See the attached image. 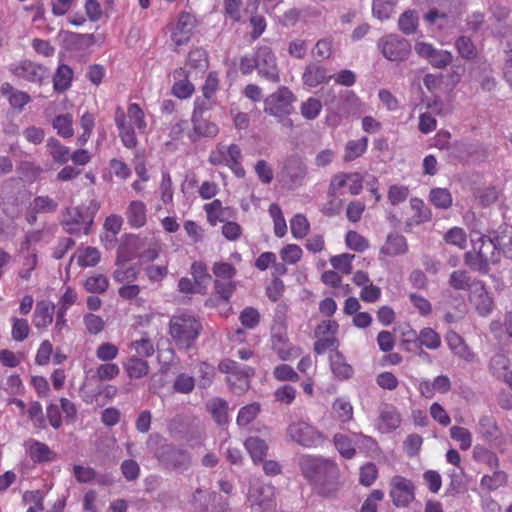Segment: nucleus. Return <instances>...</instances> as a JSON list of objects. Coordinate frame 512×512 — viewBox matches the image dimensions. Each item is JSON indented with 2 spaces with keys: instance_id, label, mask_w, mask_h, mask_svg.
I'll return each instance as SVG.
<instances>
[{
  "instance_id": "nucleus-54",
  "label": "nucleus",
  "mask_w": 512,
  "mask_h": 512,
  "mask_svg": "<svg viewBox=\"0 0 512 512\" xmlns=\"http://www.w3.org/2000/svg\"><path fill=\"white\" fill-rule=\"evenodd\" d=\"M450 436L453 440L459 442L461 450H468L472 445V435L467 428L453 426L450 428Z\"/></svg>"
},
{
  "instance_id": "nucleus-21",
  "label": "nucleus",
  "mask_w": 512,
  "mask_h": 512,
  "mask_svg": "<svg viewBox=\"0 0 512 512\" xmlns=\"http://www.w3.org/2000/svg\"><path fill=\"white\" fill-rule=\"evenodd\" d=\"M26 451L34 463L50 462L56 458V453L47 444L35 439L27 441Z\"/></svg>"
},
{
  "instance_id": "nucleus-31",
  "label": "nucleus",
  "mask_w": 512,
  "mask_h": 512,
  "mask_svg": "<svg viewBox=\"0 0 512 512\" xmlns=\"http://www.w3.org/2000/svg\"><path fill=\"white\" fill-rule=\"evenodd\" d=\"M480 280L472 278L466 270H455L450 274L448 283L455 290H465L470 292L474 288L475 283Z\"/></svg>"
},
{
  "instance_id": "nucleus-3",
  "label": "nucleus",
  "mask_w": 512,
  "mask_h": 512,
  "mask_svg": "<svg viewBox=\"0 0 512 512\" xmlns=\"http://www.w3.org/2000/svg\"><path fill=\"white\" fill-rule=\"evenodd\" d=\"M472 250L464 254V263L471 270L481 274H488L490 265L500 262V252L493 241V236L481 235L477 240H472Z\"/></svg>"
},
{
  "instance_id": "nucleus-29",
  "label": "nucleus",
  "mask_w": 512,
  "mask_h": 512,
  "mask_svg": "<svg viewBox=\"0 0 512 512\" xmlns=\"http://www.w3.org/2000/svg\"><path fill=\"white\" fill-rule=\"evenodd\" d=\"M330 367L334 376L339 380H348L354 374L353 367L347 363L343 354L339 351L330 356Z\"/></svg>"
},
{
  "instance_id": "nucleus-26",
  "label": "nucleus",
  "mask_w": 512,
  "mask_h": 512,
  "mask_svg": "<svg viewBox=\"0 0 512 512\" xmlns=\"http://www.w3.org/2000/svg\"><path fill=\"white\" fill-rule=\"evenodd\" d=\"M124 371L129 379H141L149 374V363L136 356H130L123 363Z\"/></svg>"
},
{
  "instance_id": "nucleus-50",
  "label": "nucleus",
  "mask_w": 512,
  "mask_h": 512,
  "mask_svg": "<svg viewBox=\"0 0 512 512\" xmlns=\"http://www.w3.org/2000/svg\"><path fill=\"white\" fill-rule=\"evenodd\" d=\"M321 109V101L317 98L309 97L301 104L300 113L305 119L314 120L319 116Z\"/></svg>"
},
{
  "instance_id": "nucleus-22",
  "label": "nucleus",
  "mask_w": 512,
  "mask_h": 512,
  "mask_svg": "<svg viewBox=\"0 0 512 512\" xmlns=\"http://www.w3.org/2000/svg\"><path fill=\"white\" fill-rule=\"evenodd\" d=\"M58 208V203L48 195L36 196L30 203V212L27 220L30 224L36 221L37 214L54 213Z\"/></svg>"
},
{
  "instance_id": "nucleus-33",
  "label": "nucleus",
  "mask_w": 512,
  "mask_h": 512,
  "mask_svg": "<svg viewBox=\"0 0 512 512\" xmlns=\"http://www.w3.org/2000/svg\"><path fill=\"white\" fill-rule=\"evenodd\" d=\"M379 419V430L383 433L395 430L401 422L400 415L394 407H385L381 411Z\"/></svg>"
},
{
  "instance_id": "nucleus-8",
  "label": "nucleus",
  "mask_w": 512,
  "mask_h": 512,
  "mask_svg": "<svg viewBox=\"0 0 512 512\" xmlns=\"http://www.w3.org/2000/svg\"><path fill=\"white\" fill-rule=\"evenodd\" d=\"M255 56L258 75L268 82L279 83L280 71L272 49L268 46H261L256 50Z\"/></svg>"
},
{
  "instance_id": "nucleus-61",
  "label": "nucleus",
  "mask_w": 512,
  "mask_h": 512,
  "mask_svg": "<svg viewBox=\"0 0 512 512\" xmlns=\"http://www.w3.org/2000/svg\"><path fill=\"white\" fill-rule=\"evenodd\" d=\"M393 8V0H373V14L380 20L388 19L393 11Z\"/></svg>"
},
{
  "instance_id": "nucleus-14",
  "label": "nucleus",
  "mask_w": 512,
  "mask_h": 512,
  "mask_svg": "<svg viewBox=\"0 0 512 512\" xmlns=\"http://www.w3.org/2000/svg\"><path fill=\"white\" fill-rule=\"evenodd\" d=\"M469 300L480 316H488L493 310V300L482 281L474 284V288L469 292Z\"/></svg>"
},
{
  "instance_id": "nucleus-30",
  "label": "nucleus",
  "mask_w": 512,
  "mask_h": 512,
  "mask_svg": "<svg viewBox=\"0 0 512 512\" xmlns=\"http://www.w3.org/2000/svg\"><path fill=\"white\" fill-rule=\"evenodd\" d=\"M46 149L52 160L60 165L66 164L70 159L69 147L63 145L57 138L50 137L46 143Z\"/></svg>"
},
{
  "instance_id": "nucleus-35",
  "label": "nucleus",
  "mask_w": 512,
  "mask_h": 512,
  "mask_svg": "<svg viewBox=\"0 0 512 512\" xmlns=\"http://www.w3.org/2000/svg\"><path fill=\"white\" fill-rule=\"evenodd\" d=\"M245 447L255 463L257 461H263L268 450L266 442L259 437L247 438Z\"/></svg>"
},
{
  "instance_id": "nucleus-55",
  "label": "nucleus",
  "mask_w": 512,
  "mask_h": 512,
  "mask_svg": "<svg viewBox=\"0 0 512 512\" xmlns=\"http://www.w3.org/2000/svg\"><path fill=\"white\" fill-rule=\"evenodd\" d=\"M399 29L404 34H412L418 26V16L415 11L409 10L401 14L398 20Z\"/></svg>"
},
{
  "instance_id": "nucleus-7",
  "label": "nucleus",
  "mask_w": 512,
  "mask_h": 512,
  "mask_svg": "<svg viewBox=\"0 0 512 512\" xmlns=\"http://www.w3.org/2000/svg\"><path fill=\"white\" fill-rule=\"evenodd\" d=\"M274 487L263 483L259 479L251 483L248 492V501L253 512H265L271 510L274 505Z\"/></svg>"
},
{
  "instance_id": "nucleus-53",
  "label": "nucleus",
  "mask_w": 512,
  "mask_h": 512,
  "mask_svg": "<svg viewBox=\"0 0 512 512\" xmlns=\"http://www.w3.org/2000/svg\"><path fill=\"white\" fill-rule=\"evenodd\" d=\"M204 210L207 214V220L210 225L215 226L217 223L224 221L222 203L219 199L205 204Z\"/></svg>"
},
{
  "instance_id": "nucleus-10",
  "label": "nucleus",
  "mask_w": 512,
  "mask_h": 512,
  "mask_svg": "<svg viewBox=\"0 0 512 512\" xmlns=\"http://www.w3.org/2000/svg\"><path fill=\"white\" fill-rule=\"evenodd\" d=\"M287 435L290 440L304 447L317 445L321 439V433L309 423L299 420L292 422L287 427Z\"/></svg>"
},
{
  "instance_id": "nucleus-1",
  "label": "nucleus",
  "mask_w": 512,
  "mask_h": 512,
  "mask_svg": "<svg viewBox=\"0 0 512 512\" xmlns=\"http://www.w3.org/2000/svg\"><path fill=\"white\" fill-rule=\"evenodd\" d=\"M300 467L304 477L315 486L320 496H336L339 489V471L335 463L320 457L303 456Z\"/></svg>"
},
{
  "instance_id": "nucleus-37",
  "label": "nucleus",
  "mask_w": 512,
  "mask_h": 512,
  "mask_svg": "<svg viewBox=\"0 0 512 512\" xmlns=\"http://www.w3.org/2000/svg\"><path fill=\"white\" fill-rule=\"evenodd\" d=\"M83 286L88 293L103 294L109 288V279L103 274H95L87 277Z\"/></svg>"
},
{
  "instance_id": "nucleus-43",
  "label": "nucleus",
  "mask_w": 512,
  "mask_h": 512,
  "mask_svg": "<svg viewBox=\"0 0 512 512\" xmlns=\"http://www.w3.org/2000/svg\"><path fill=\"white\" fill-rule=\"evenodd\" d=\"M287 175L295 184H302L307 176V166L299 159H292L286 166Z\"/></svg>"
},
{
  "instance_id": "nucleus-13",
  "label": "nucleus",
  "mask_w": 512,
  "mask_h": 512,
  "mask_svg": "<svg viewBox=\"0 0 512 512\" xmlns=\"http://www.w3.org/2000/svg\"><path fill=\"white\" fill-rule=\"evenodd\" d=\"M23 201L20 197V191L13 187H4L0 198V208L2 212L10 219L17 218L22 211Z\"/></svg>"
},
{
  "instance_id": "nucleus-11",
  "label": "nucleus",
  "mask_w": 512,
  "mask_h": 512,
  "mask_svg": "<svg viewBox=\"0 0 512 512\" xmlns=\"http://www.w3.org/2000/svg\"><path fill=\"white\" fill-rule=\"evenodd\" d=\"M390 497L396 507H407L415 499V486L413 482L402 476L391 479Z\"/></svg>"
},
{
  "instance_id": "nucleus-27",
  "label": "nucleus",
  "mask_w": 512,
  "mask_h": 512,
  "mask_svg": "<svg viewBox=\"0 0 512 512\" xmlns=\"http://www.w3.org/2000/svg\"><path fill=\"white\" fill-rule=\"evenodd\" d=\"M0 92L5 96L14 109L21 111L31 98L28 93L15 89L10 83L5 82L0 87Z\"/></svg>"
},
{
  "instance_id": "nucleus-18",
  "label": "nucleus",
  "mask_w": 512,
  "mask_h": 512,
  "mask_svg": "<svg viewBox=\"0 0 512 512\" xmlns=\"http://www.w3.org/2000/svg\"><path fill=\"white\" fill-rule=\"evenodd\" d=\"M140 243V236L138 235H129L126 237L123 243L118 247L116 264L120 265L136 258L139 259Z\"/></svg>"
},
{
  "instance_id": "nucleus-40",
  "label": "nucleus",
  "mask_w": 512,
  "mask_h": 512,
  "mask_svg": "<svg viewBox=\"0 0 512 512\" xmlns=\"http://www.w3.org/2000/svg\"><path fill=\"white\" fill-rule=\"evenodd\" d=\"M430 202L439 209H448L451 207L452 195L446 188H433L429 193Z\"/></svg>"
},
{
  "instance_id": "nucleus-44",
  "label": "nucleus",
  "mask_w": 512,
  "mask_h": 512,
  "mask_svg": "<svg viewBox=\"0 0 512 512\" xmlns=\"http://www.w3.org/2000/svg\"><path fill=\"white\" fill-rule=\"evenodd\" d=\"M11 326V336L13 340L22 342L29 336L30 326L27 319L12 317Z\"/></svg>"
},
{
  "instance_id": "nucleus-63",
  "label": "nucleus",
  "mask_w": 512,
  "mask_h": 512,
  "mask_svg": "<svg viewBox=\"0 0 512 512\" xmlns=\"http://www.w3.org/2000/svg\"><path fill=\"white\" fill-rule=\"evenodd\" d=\"M83 323L85 325L86 330L91 335L99 334L105 327V322L102 319V317L93 313H88L84 315Z\"/></svg>"
},
{
  "instance_id": "nucleus-39",
  "label": "nucleus",
  "mask_w": 512,
  "mask_h": 512,
  "mask_svg": "<svg viewBox=\"0 0 512 512\" xmlns=\"http://www.w3.org/2000/svg\"><path fill=\"white\" fill-rule=\"evenodd\" d=\"M187 65L190 69L205 72L208 68L207 53L202 48L192 49L188 54Z\"/></svg>"
},
{
  "instance_id": "nucleus-59",
  "label": "nucleus",
  "mask_w": 512,
  "mask_h": 512,
  "mask_svg": "<svg viewBox=\"0 0 512 512\" xmlns=\"http://www.w3.org/2000/svg\"><path fill=\"white\" fill-rule=\"evenodd\" d=\"M334 444L339 453L346 459H351L355 455V448L351 440L343 434H336L334 436Z\"/></svg>"
},
{
  "instance_id": "nucleus-2",
  "label": "nucleus",
  "mask_w": 512,
  "mask_h": 512,
  "mask_svg": "<svg viewBox=\"0 0 512 512\" xmlns=\"http://www.w3.org/2000/svg\"><path fill=\"white\" fill-rule=\"evenodd\" d=\"M114 121L123 146L127 149L136 148L138 146L136 130L139 134H145L148 127L145 112L140 105L130 103L127 110L117 106Z\"/></svg>"
},
{
  "instance_id": "nucleus-28",
  "label": "nucleus",
  "mask_w": 512,
  "mask_h": 512,
  "mask_svg": "<svg viewBox=\"0 0 512 512\" xmlns=\"http://www.w3.org/2000/svg\"><path fill=\"white\" fill-rule=\"evenodd\" d=\"M139 260L142 263L153 262L156 260L162 250V245L157 239H149L140 236Z\"/></svg>"
},
{
  "instance_id": "nucleus-47",
  "label": "nucleus",
  "mask_w": 512,
  "mask_h": 512,
  "mask_svg": "<svg viewBox=\"0 0 512 512\" xmlns=\"http://www.w3.org/2000/svg\"><path fill=\"white\" fill-rule=\"evenodd\" d=\"M101 255L97 248L86 247L79 252L77 256V263L80 267H94L100 261Z\"/></svg>"
},
{
  "instance_id": "nucleus-17",
  "label": "nucleus",
  "mask_w": 512,
  "mask_h": 512,
  "mask_svg": "<svg viewBox=\"0 0 512 512\" xmlns=\"http://www.w3.org/2000/svg\"><path fill=\"white\" fill-rule=\"evenodd\" d=\"M64 229L70 234H77L84 230L88 233V226L85 222V216L78 207H69L66 209L62 221Z\"/></svg>"
},
{
  "instance_id": "nucleus-52",
  "label": "nucleus",
  "mask_w": 512,
  "mask_h": 512,
  "mask_svg": "<svg viewBox=\"0 0 512 512\" xmlns=\"http://www.w3.org/2000/svg\"><path fill=\"white\" fill-rule=\"evenodd\" d=\"M479 433L488 440L495 439L498 436V426L493 417L482 416L478 424Z\"/></svg>"
},
{
  "instance_id": "nucleus-38",
  "label": "nucleus",
  "mask_w": 512,
  "mask_h": 512,
  "mask_svg": "<svg viewBox=\"0 0 512 512\" xmlns=\"http://www.w3.org/2000/svg\"><path fill=\"white\" fill-rule=\"evenodd\" d=\"M120 374V367L114 362H103L95 369V378L99 382L111 381Z\"/></svg>"
},
{
  "instance_id": "nucleus-46",
  "label": "nucleus",
  "mask_w": 512,
  "mask_h": 512,
  "mask_svg": "<svg viewBox=\"0 0 512 512\" xmlns=\"http://www.w3.org/2000/svg\"><path fill=\"white\" fill-rule=\"evenodd\" d=\"M367 145V137L349 141L346 145L344 160L349 162L361 156L366 151Z\"/></svg>"
},
{
  "instance_id": "nucleus-48",
  "label": "nucleus",
  "mask_w": 512,
  "mask_h": 512,
  "mask_svg": "<svg viewBox=\"0 0 512 512\" xmlns=\"http://www.w3.org/2000/svg\"><path fill=\"white\" fill-rule=\"evenodd\" d=\"M507 482V474L501 470H495L492 475H484L481 479V486L489 491L502 487Z\"/></svg>"
},
{
  "instance_id": "nucleus-64",
  "label": "nucleus",
  "mask_w": 512,
  "mask_h": 512,
  "mask_svg": "<svg viewBox=\"0 0 512 512\" xmlns=\"http://www.w3.org/2000/svg\"><path fill=\"white\" fill-rule=\"evenodd\" d=\"M241 324L248 329L255 328L260 322V314L253 307H246L239 316Z\"/></svg>"
},
{
  "instance_id": "nucleus-5",
  "label": "nucleus",
  "mask_w": 512,
  "mask_h": 512,
  "mask_svg": "<svg viewBox=\"0 0 512 512\" xmlns=\"http://www.w3.org/2000/svg\"><path fill=\"white\" fill-rule=\"evenodd\" d=\"M296 96L286 86L278 89L264 99V112L277 119H283L294 111Z\"/></svg>"
},
{
  "instance_id": "nucleus-4",
  "label": "nucleus",
  "mask_w": 512,
  "mask_h": 512,
  "mask_svg": "<svg viewBox=\"0 0 512 512\" xmlns=\"http://www.w3.org/2000/svg\"><path fill=\"white\" fill-rule=\"evenodd\" d=\"M200 322L190 314H180L171 317L169 333L179 348L189 349L201 331Z\"/></svg>"
},
{
  "instance_id": "nucleus-36",
  "label": "nucleus",
  "mask_w": 512,
  "mask_h": 512,
  "mask_svg": "<svg viewBox=\"0 0 512 512\" xmlns=\"http://www.w3.org/2000/svg\"><path fill=\"white\" fill-rule=\"evenodd\" d=\"M52 126L62 138H71L74 135L73 117L71 114L57 115L52 121Z\"/></svg>"
},
{
  "instance_id": "nucleus-16",
  "label": "nucleus",
  "mask_w": 512,
  "mask_h": 512,
  "mask_svg": "<svg viewBox=\"0 0 512 512\" xmlns=\"http://www.w3.org/2000/svg\"><path fill=\"white\" fill-rule=\"evenodd\" d=\"M55 305L48 300H40L36 303L32 322L37 330H44L53 322Z\"/></svg>"
},
{
  "instance_id": "nucleus-45",
  "label": "nucleus",
  "mask_w": 512,
  "mask_h": 512,
  "mask_svg": "<svg viewBox=\"0 0 512 512\" xmlns=\"http://www.w3.org/2000/svg\"><path fill=\"white\" fill-rule=\"evenodd\" d=\"M361 106L362 103L356 94L352 91H346L340 111L345 115H359Z\"/></svg>"
},
{
  "instance_id": "nucleus-56",
  "label": "nucleus",
  "mask_w": 512,
  "mask_h": 512,
  "mask_svg": "<svg viewBox=\"0 0 512 512\" xmlns=\"http://www.w3.org/2000/svg\"><path fill=\"white\" fill-rule=\"evenodd\" d=\"M309 222L302 214L295 215L290 221L291 233L295 238L301 239L305 237L309 231Z\"/></svg>"
},
{
  "instance_id": "nucleus-42",
  "label": "nucleus",
  "mask_w": 512,
  "mask_h": 512,
  "mask_svg": "<svg viewBox=\"0 0 512 512\" xmlns=\"http://www.w3.org/2000/svg\"><path fill=\"white\" fill-rule=\"evenodd\" d=\"M229 159H226V164L229 165L230 169L239 178L245 176V170L241 165L242 154L241 150L237 145H230L227 150Z\"/></svg>"
},
{
  "instance_id": "nucleus-51",
  "label": "nucleus",
  "mask_w": 512,
  "mask_h": 512,
  "mask_svg": "<svg viewBox=\"0 0 512 512\" xmlns=\"http://www.w3.org/2000/svg\"><path fill=\"white\" fill-rule=\"evenodd\" d=\"M332 408L336 417L341 422H347L353 418V407L351 403L344 398H337L334 401Z\"/></svg>"
},
{
  "instance_id": "nucleus-58",
  "label": "nucleus",
  "mask_w": 512,
  "mask_h": 512,
  "mask_svg": "<svg viewBox=\"0 0 512 512\" xmlns=\"http://www.w3.org/2000/svg\"><path fill=\"white\" fill-rule=\"evenodd\" d=\"M474 196L482 206L487 207L497 201L499 192L495 187L477 188Z\"/></svg>"
},
{
  "instance_id": "nucleus-23",
  "label": "nucleus",
  "mask_w": 512,
  "mask_h": 512,
  "mask_svg": "<svg viewBox=\"0 0 512 512\" xmlns=\"http://www.w3.org/2000/svg\"><path fill=\"white\" fill-rule=\"evenodd\" d=\"M408 251L406 238L398 232L388 234L385 243L380 249V253L389 257L403 255Z\"/></svg>"
},
{
  "instance_id": "nucleus-6",
  "label": "nucleus",
  "mask_w": 512,
  "mask_h": 512,
  "mask_svg": "<svg viewBox=\"0 0 512 512\" xmlns=\"http://www.w3.org/2000/svg\"><path fill=\"white\" fill-rule=\"evenodd\" d=\"M10 73L19 80L42 85L49 77V70L42 64L24 59L9 66Z\"/></svg>"
},
{
  "instance_id": "nucleus-12",
  "label": "nucleus",
  "mask_w": 512,
  "mask_h": 512,
  "mask_svg": "<svg viewBox=\"0 0 512 512\" xmlns=\"http://www.w3.org/2000/svg\"><path fill=\"white\" fill-rule=\"evenodd\" d=\"M194 27L195 18L188 12H181L172 28L171 41L177 47L186 45L192 37Z\"/></svg>"
},
{
  "instance_id": "nucleus-9",
  "label": "nucleus",
  "mask_w": 512,
  "mask_h": 512,
  "mask_svg": "<svg viewBox=\"0 0 512 512\" xmlns=\"http://www.w3.org/2000/svg\"><path fill=\"white\" fill-rule=\"evenodd\" d=\"M378 48L383 56L390 61L406 60L411 52V45L405 38L389 34L378 41Z\"/></svg>"
},
{
  "instance_id": "nucleus-25",
  "label": "nucleus",
  "mask_w": 512,
  "mask_h": 512,
  "mask_svg": "<svg viewBox=\"0 0 512 512\" xmlns=\"http://www.w3.org/2000/svg\"><path fill=\"white\" fill-rule=\"evenodd\" d=\"M330 78H332V76H327V70L323 66L313 62L306 65L302 74L304 85L311 88L320 85Z\"/></svg>"
},
{
  "instance_id": "nucleus-15",
  "label": "nucleus",
  "mask_w": 512,
  "mask_h": 512,
  "mask_svg": "<svg viewBox=\"0 0 512 512\" xmlns=\"http://www.w3.org/2000/svg\"><path fill=\"white\" fill-rule=\"evenodd\" d=\"M208 106L204 105V100L197 99L195 101V109L193 112L192 122L194 131L199 136L212 137L218 133V127L206 119H203L198 114L207 109Z\"/></svg>"
},
{
  "instance_id": "nucleus-20",
  "label": "nucleus",
  "mask_w": 512,
  "mask_h": 512,
  "mask_svg": "<svg viewBox=\"0 0 512 512\" xmlns=\"http://www.w3.org/2000/svg\"><path fill=\"white\" fill-rule=\"evenodd\" d=\"M125 216L131 228L139 229L147 223V207L141 200H133L129 203Z\"/></svg>"
},
{
  "instance_id": "nucleus-34",
  "label": "nucleus",
  "mask_w": 512,
  "mask_h": 512,
  "mask_svg": "<svg viewBox=\"0 0 512 512\" xmlns=\"http://www.w3.org/2000/svg\"><path fill=\"white\" fill-rule=\"evenodd\" d=\"M37 266L38 256L35 252L23 254L17 271L18 278L22 281H29Z\"/></svg>"
},
{
  "instance_id": "nucleus-49",
  "label": "nucleus",
  "mask_w": 512,
  "mask_h": 512,
  "mask_svg": "<svg viewBox=\"0 0 512 512\" xmlns=\"http://www.w3.org/2000/svg\"><path fill=\"white\" fill-rule=\"evenodd\" d=\"M97 359L101 362H112L119 355V348L111 342H102L95 351Z\"/></svg>"
},
{
  "instance_id": "nucleus-19",
  "label": "nucleus",
  "mask_w": 512,
  "mask_h": 512,
  "mask_svg": "<svg viewBox=\"0 0 512 512\" xmlns=\"http://www.w3.org/2000/svg\"><path fill=\"white\" fill-rule=\"evenodd\" d=\"M491 234L500 255L503 254L505 257L512 259V226L502 224Z\"/></svg>"
},
{
  "instance_id": "nucleus-41",
  "label": "nucleus",
  "mask_w": 512,
  "mask_h": 512,
  "mask_svg": "<svg viewBox=\"0 0 512 512\" xmlns=\"http://www.w3.org/2000/svg\"><path fill=\"white\" fill-rule=\"evenodd\" d=\"M130 347L135 351L136 356L140 358L151 357L155 353L154 344L148 333H143L140 339L132 341Z\"/></svg>"
},
{
  "instance_id": "nucleus-57",
  "label": "nucleus",
  "mask_w": 512,
  "mask_h": 512,
  "mask_svg": "<svg viewBox=\"0 0 512 512\" xmlns=\"http://www.w3.org/2000/svg\"><path fill=\"white\" fill-rule=\"evenodd\" d=\"M191 275L195 283L199 286L206 285L211 281V275L208 273L207 266L201 261H195L191 265Z\"/></svg>"
},
{
  "instance_id": "nucleus-32",
  "label": "nucleus",
  "mask_w": 512,
  "mask_h": 512,
  "mask_svg": "<svg viewBox=\"0 0 512 512\" xmlns=\"http://www.w3.org/2000/svg\"><path fill=\"white\" fill-rule=\"evenodd\" d=\"M73 70L66 64H61L57 67L53 76V87L56 92H65L71 86L73 79Z\"/></svg>"
},
{
  "instance_id": "nucleus-60",
  "label": "nucleus",
  "mask_w": 512,
  "mask_h": 512,
  "mask_svg": "<svg viewBox=\"0 0 512 512\" xmlns=\"http://www.w3.org/2000/svg\"><path fill=\"white\" fill-rule=\"evenodd\" d=\"M346 245L357 252H363L369 247L368 240L356 231H348L345 237Z\"/></svg>"
},
{
  "instance_id": "nucleus-24",
  "label": "nucleus",
  "mask_w": 512,
  "mask_h": 512,
  "mask_svg": "<svg viewBox=\"0 0 512 512\" xmlns=\"http://www.w3.org/2000/svg\"><path fill=\"white\" fill-rule=\"evenodd\" d=\"M412 334L414 338L406 339L405 342L409 344H414V346L417 348L425 346L428 349L436 350L441 346L440 335L432 328H423L418 336L416 335L415 332H413Z\"/></svg>"
},
{
  "instance_id": "nucleus-62",
  "label": "nucleus",
  "mask_w": 512,
  "mask_h": 512,
  "mask_svg": "<svg viewBox=\"0 0 512 512\" xmlns=\"http://www.w3.org/2000/svg\"><path fill=\"white\" fill-rule=\"evenodd\" d=\"M354 255L343 253L337 256H333L330 259L332 267L336 270L341 271L344 274H350L352 271L351 262L354 259Z\"/></svg>"
}]
</instances>
